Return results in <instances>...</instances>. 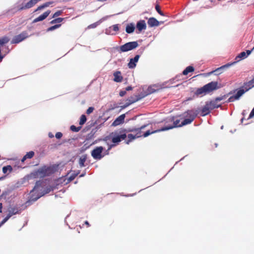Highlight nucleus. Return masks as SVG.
Masks as SVG:
<instances>
[{"instance_id":"nucleus-2","label":"nucleus","mask_w":254,"mask_h":254,"mask_svg":"<svg viewBox=\"0 0 254 254\" xmlns=\"http://www.w3.org/2000/svg\"><path fill=\"white\" fill-rule=\"evenodd\" d=\"M254 86L253 80L247 83L242 88L239 89L235 94L229 99V101L233 102L236 100H238L246 91L253 88Z\"/></svg>"},{"instance_id":"nucleus-21","label":"nucleus","mask_w":254,"mask_h":254,"mask_svg":"<svg viewBox=\"0 0 254 254\" xmlns=\"http://www.w3.org/2000/svg\"><path fill=\"white\" fill-rule=\"evenodd\" d=\"M86 156L83 155L81 156L79 159V164L81 167H83L84 166V162L86 160Z\"/></svg>"},{"instance_id":"nucleus-37","label":"nucleus","mask_w":254,"mask_h":254,"mask_svg":"<svg viewBox=\"0 0 254 254\" xmlns=\"http://www.w3.org/2000/svg\"><path fill=\"white\" fill-rule=\"evenodd\" d=\"M51 4V2H48L43 4L45 7H48Z\"/></svg>"},{"instance_id":"nucleus-26","label":"nucleus","mask_w":254,"mask_h":254,"mask_svg":"<svg viewBox=\"0 0 254 254\" xmlns=\"http://www.w3.org/2000/svg\"><path fill=\"white\" fill-rule=\"evenodd\" d=\"M12 170V168L10 166H7L3 167L2 168V171L3 173H6L8 171H11Z\"/></svg>"},{"instance_id":"nucleus-42","label":"nucleus","mask_w":254,"mask_h":254,"mask_svg":"<svg viewBox=\"0 0 254 254\" xmlns=\"http://www.w3.org/2000/svg\"><path fill=\"white\" fill-rule=\"evenodd\" d=\"M131 89V88L130 87H128L127 88V90H129Z\"/></svg>"},{"instance_id":"nucleus-12","label":"nucleus","mask_w":254,"mask_h":254,"mask_svg":"<svg viewBox=\"0 0 254 254\" xmlns=\"http://www.w3.org/2000/svg\"><path fill=\"white\" fill-rule=\"evenodd\" d=\"M50 12L51 11L50 10H48V11L45 12L43 14L41 15L38 17L35 18L33 20V22H38V21H40L43 20L44 19H45L47 17V16L50 13Z\"/></svg>"},{"instance_id":"nucleus-44","label":"nucleus","mask_w":254,"mask_h":254,"mask_svg":"<svg viewBox=\"0 0 254 254\" xmlns=\"http://www.w3.org/2000/svg\"><path fill=\"white\" fill-rule=\"evenodd\" d=\"M85 223H86V224H88L87 221L85 222Z\"/></svg>"},{"instance_id":"nucleus-17","label":"nucleus","mask_w":254,"mask_h":254,"mask_svg":"<svg viewBox=\"0 0 254 254\" xmlns=\"http://www.w3.org/2000/svg\"><path fill=\"white\" fill-rule=\"evenodd\" d=\"M248 114V112H247L246 111H244L243 113V118L241 119V122L242 123H243L244 121L246 119V115ZM254 115V108L253 109V110H252L250 114L249 115V116L248 117V118H247V120H250L253 117Z\"/></svg>"},{"instance_id":"nucleus-36","label":"nucleus","mask_w":254,"mask_h":254,"mask_svg":"<svg viewBox=\"0 0 254 254\" xmlns=\"http://www.w3.org/2000/svg\"><path fill=\"white\" fill-rule=\"evenodd\" d=\"M126 93V91H121L120 92V95L122 97V96H124Z\"/></svg>"},{"instance_id":"nucleus-34","label":"nucleus","mask_w":254,"mask_h":254,"mask_svg":"<svg viewBox=\"0 0 254 254\" xmlns=\"http://www.w3.org/2000/svg\"><path fill=\"white\" fill-rule=\"evenodd\" d=\"M156 9L160 14H161V15H163V13L160 10L159 6L158 5L156 6Z\"/></svg>"},{"instance_id":"nucleus-33","label":"nucleus","mask_w":254,"mask_h":254,"mask_svg":"<svg viewBox=\"0 0 254 254\" xmlns=\"http://www.w3.org/2000/svg\"><path fill=\"white\" fill-rule=\"evenodd\" d=\"M44 8H45V7L44 4L40 5L35 10V12H36L39 10L42 9Z\"/></svg>"},{"instance_id":"nucleus-25","label":"nucleus","mask_w":254,"mask_h":254,"mask_svg":"<svg viewBox=\"0 0 254 254\" xmlns=\"http://www.w3.org/2000/svg\"><path fill=\"white\" fill-rule=\"evenodd\" d=\"M86 121V118L85 115H83L81 116L79 121V124L80 125H83Z\"/></svg>"},{"instance_id":"nucleus-28","label":"nucleus","mask_w":254,"mask_h":254,"mask_svg":"<svg viewBox=\"0 0 254 254\" xmlns=\"http://www.w3.org/2000/svg\"><path fill=\"white\" fill-rule=\"evenodd\" d=\"M10 215L7 216L6 218H5L0 223V227L4 224L10 217Z\"/></svg>"},{"instance_id":"nucleus-20","label":"nucleus","mask_w":254,"mask_h":254,"mask_svg":"<svg viewBox=\"0 0 254 254\" xmlns=\"http://www.w3.org/2000/svg\"><path fill=\"white\" fill-rule=\"evenodd\" d=\"M135 29V26L134 24L133 23H129L128 24L126 28V31L127 33H131L133 32Z\"/></svg>"},{"instance_id":"nucleus-32","label":"nucleus","mask_w":254,"mask_h":254,"mask_svg":"<svg viewBox=\"0 0 254 254\" xmlns=\"http://www.w3.org/2000/svg\"><path fill=\"white\" fill-rule=\"evenodd\" d=\"M62 13V11H57L56 12H55L54 15H53V17H56L59 15H60Z\"/></svg>"},{"instance_id":"nucleus-27","label":"nucleus","mask_w":254,"mask_h":254,"mask_svg":"<svg viewBox=\"0 0 254 254\" xmlns=\"http://www.w3.org/2000/svg\"><path fill=\"white\" fill-rule=\"evenodd\" d=\"M63 20V18H58L57 19H55L53 20H52L51 23L52 24H54L56 23H60Z\"/></svg>"},{"instance_id":"nucleus-30","label":"nucleus","mask_w":254,"mask_h":254,"mask_svg":"<svg viewBox=\"0 0 254 254\" xmlns=\"http://www.w3.org/2000/svg\"><path fill=\"white\" fill-rule=\"evenodd\" d=\"M70 129L72 131H75V132L79 131L80 129L79 128H77L74 126H71L70 127Z\"/></svg>"},{"instance_id":"nucleus-35","label":"nucleus","mask_w":254,"mask_h":254,"mask_svg":"<svg viewBox=\"0 0 254 254\" xmlns=\"http://www.w3.org/2000/svg\"><path fill=\"white\" fill-rule=\"evenodd\" d=\"M56 137L57 138H60L62 136V133L61 132H57L56 134Z\"/></svg>"},{"instance_id":"nucleus-8","label":"nucleus","mask_w":254,"mask_h":254,"mask_svg":"<svg viewBox=\"0 0 254 254\" xmlns=\"http://www.w3.org/2000/svg\"><path fill=\"white\" fill-rule=\"evenodd\" d=\"M119 30V25L118 24H115L112 26L109 27L108 29L106 30L105 33L108 35H115L116 32Z\"/></svg>"},{"instance_id":"nucleus-43","label":"nucleus","mask_w":254,"mask_h":254,"mask_svg":"<svg viewBox=\"0 0 254 254\" xmlns=\"http://www.w3.org/2000/svg\"><path fill=\"white\" fill-rule=\"evenodd\" d=\"M191 113V111H190V112H189V114H190Z\"/></svg>"},{"instance_id":"nucleus-6","label":"nucleus","mask_w":254,"mask_h":254,"mask_svg":"<svg viewBox=\"0 0 254 254\" xmlns=\"http://www.w3.org/2000/svg\"><path fill=\"white\" fill-rule=\"evenodd\" d=\"M138 46L137 42H128L121 46L120 50L123 52H127L136 48Z\"/></svg>"},{"instance_id":"nucleus-39","label":"nucleus","mask_w":254,"mask_h":254,"mask_svg":"<svg viewBox=\"0 0 254 254\" xmlns=\"http://www.w3.org/2000/svg\"><path fill=\"white\" fill-rule=\"evenodd\" d=\"M49 137H51V138H52V137H54L53 134L52 133H49Z\"/></svg>"},{"instance_id":"nucleus-40","label":"nucleus","mask_w":254,"mask_h":254,"mask_svg":"<svg viewBox=\"0 0 254 254\" xmlns=\"http://www.w3.org/2000/svg\"><path fill=\"white\" fill-rule=\"evenodd\" d=\"M1 209H2V204L0 203V212H1Z\"/></svg>"},{"instance_id":"nucleus-18","label":"nucleus","mask_w":254,"mask_h":254,"mask_svg":"<svg viewBox=\"0 0 254 254\" xmlns=\"http://www.w3.org/2000/svg\"><path fill=\"white\" fill-rule=\"evenodd\" d=\"M148 24L150 26L153 27L158 26L160 22L154 18H150L148 21Z\"/></svg>"},{"instance_id":"nucleus-14","label":"nucleus","mask_w":254,"mask_h":254,"mask_svg":"<svg viewBox=\"0 0 254 254\" xmlns=\"http://www.w3.org/2000/svg\"><path fill=\"white\" fill-rule=\"evenodd\" d=\"M135 131L137 132L135 135H133L132 134H129L128 135V138L129 139V140L127 142V144H128L129 142L131 141L132 140H133L136 138L139 137L141 136L140 133V129H136Z\"/></svg>"},{"instance_id":"nucleus-19","label":"nucleus","mask_w":254,"mask_h":254,"mask_svg":"<svg viewBox=\"0 0 254 254\" xmlns=\"http://www.w3.org/2000/svg\"><path fill=\"white\" fill-rule=\"evenodd\" d=\"M114 80L115 82H121L123 80V77L121 76V72L119 71H116L114 73Z\"/></svg>"},{"instance_id":"nucleus-16","label":"nucleus","mask_w":254,"mask_h":254,"mask_svg":"<svg viewBox=\"0 0 254 254\" xmlns=\"http://www.w3.org/2000/svg\"><path fill=\"white\" fill-rule=\"evenodd\" d=\"M41 0H30L29 2H28L24 7L21 8V9L23 8H29L33 6L36 3H37L38 1H41Z\"/></svg>"},{"instance_id":"nucleus-9","label":"nucleus","mask_w":254,"mask_h":254,"mask_svg":"<svg viewBox=\"0 0 254 254\" xmlns=\"http://www.w3.org/2000/svg\"><path fill=\"white\" fill-rule=\"evenodd\" d=\"M218 106L215 104V101H211L207 103L205 107L203 108V111L205 109H207V111L204 113V115H207L209 113L210 110L217 108Z\"/></svg>"},{"instance_id":"nucleus-15","label":"nucleus","mask_w":254,"mask_h":254,"mask_svg":"<svg viewBox=\"0 0 254 254\" xmlns=\"http://www.w3.org/2000/svg\"><path fill=\"white\" fill-rule=\"evenodd\" d=\"M136 27L139 32L142 30H145L146 28V25L145 21L140 20L138 21L136 25Z\"/></svg>"},{"instance_id":"nucleus-22","label":"nucleus","mask_w":254,"mask_h":254,"mask_svg":"<svg viewBox=\"0 0 254 254\" xmlns=\"http://www.w3.org/2000/svg\"><path fill=\"white\" fill-rule=\"evenodd\" d=\"M34 152L30 151L28 153H27L22 159L21 161L22 162H24L26 159L27 158H32L34 155Z\"/></svg>"},{"instance_id":"nucleus-11","label":"nucleus","mask_w":254,"mask_h":254,"mask_svg":"<svg viewBox=\"0 0 254 254\" xmlns=\"http://www.w3.org/2000/svg\"><path fill=\"white\" fill-rule=\"evenodd\" d=\"M125 118V114L121 115L115 120V121L112 123V125L114 127H116L121 125L124 122Z\"/></svg>"},{"instance_id":"nucleus-5","label":"nucleus","mask_w":254,"mask_h":254,"mask_svg":"<svg viewBox=\"0 0 254 254\" xmlns=\"http://www.w3.org/2000/svg\"><path fill=\"white\" fill-rule=\"evenodd\" d=\"M126 137V134L119 135L117 132H112L106 138V141H107L109 139H112V142L116 144L119 143L121 140L125 139Z\"/></svg>"},{"instance_id":"nucleus-29","label":"nucleus","mask_w":254,"mask_h":254,"mask_svg":"<svg viewBox=\"0 0 254 254\" xmlns=\"http://www.w3.org/2000/svg\"><path fill=\"white\" fill-rule=\"evenodd\" d=\"M60 26H61V25H56L52 26V27L49 28L48 29L47 31H50L54 30L59 28Z\"/></svg>"},{"instance_id":"nucleus-4","label":"nucleus","mask_w":254,"mask_h":254,"mask_svg":"<svg viewBox=\"0 0 254 254\" xmlns=\"http://www.w3.org/2000/svg\"><path fill=\"white\" fill-rule=\"evenodd\" d=\"M254 48H253L252 50H246V51H244L240 54H239L235 58V61L230 64H228L227 65H224L223 66L221 67L220 68H218L216 70H221L225 67H228L230 65H234L236 64V63H238L240 62H241L242 60H244L247 58L249 56H250L253 52V49Z\"/></svg>"},{"instance_id":"nucleus-10","label":"nucleus","mask_w":254,"mask_h":254,"mask_svg":"<svg viewBox=\"0 0 254 254\" xmlns=\"http://www.w3.org/2000/svg\"><path fill=\"white\" fill-rule=\"evenodd\" d=\"M27 37V35L26 33H22L17 36H15L12 40V43H18L24 39H25Z\"/></svg>"},{"instance_id":"nucleus-23","label":"nucleus","mask_w":254,"mask_h":254,"mask_svg":"<svg viewBox=\"0 0 254 254\" xmlns=\"http://www.w3.org/2000/svg\"><path fill=\"white\" fill-rule=\"evenodd\" d=\"M194 70V68L192 66H189L187 67L183 71V74L187 75L189 72H192Z\"/></svg>"},{"instance_id":"nucleus-3","label":"nucleus","mask_w":254,"mask_h":254,"mask_svg":"<svg viewBox=\"0 0 254 254\" xmlns=\"http://www.w3.org/2000/svg\"><path fill=\"white\" fill-rule=\"evenodd\" d=\"M193 119H194V116H193L192 117H191L190 119H186V120H184V122H182L181 124L179 123V121L178 120H175L174 121V124L173 126L169 127H168L163 128H162L160 130H155V131H152V132H150L149 131H147V132H146L144 134V137H146V136H148L149 135L151 134V133H154V132H156L160 131H164V130H168V129H171V128H172L173 127H181V126H182L183 125H186L189 124L192 121Z\"/></svg>"},{"instance_id":"nucleus-38","label":"nucleus","mask_w":254,"mask_h":254,"mask_svg":"<svg viewBox=\"0 0 254 254\" xmlns=\"http://www.w3.org/2000/svg\"><path fill=\"white\" fill-rule=\"evenodd\" d=\"M207 111V109H205L204 110V112L203 111V109L202 110V114H203V116H205V115H204V113L206 112Z\"/></svg>"},{"instance_id":"nucleus-41","label":"nucleus","mask_w":254,"mask_h":254,"mask_svg":"<svg viewBox=\"0 0 254 254\" xmlns=\"http://www.w3.org/2000/svg\"><path fill=\"white\" fill-rule=\"evenodd\" d=\"M36 191V190L35 189H34L33 190H32L31 192V193H32V194Z\"/></svg>"},{"instance_id":"nucleus-1","label":"nucleus","mask_w":254,"mask_h":254,"mask_svg":"<svg viewBox=\"0 0 254 254\" xmlns=\"http://www.w3.org/2000/svg\"><path fill=\"white\" fill-rule=\"evenodd\" d=\"M219 87L220 86L217 82H211L198 89L196 91V94L197 95H205Z\"/></svg>"},{"instance_id":"nucleus-31","label":"nucleus","mask_w":254,"mask_h":254,"mask_svg":"<svg viewBox=\"0 0 254 254\" xmlns=\"http://www.w3.org/2000/svg\"><path fill=\"white\" fill-rule=\"evenodd\" d=\"M94 110V108L93 107H89L86 111V113L87 114H91L92 112H93Z\"/></svg>"},{"instance_id":"nucleus-13","label":"nucleus","mask_w":254,"mask_h":254,"mask_svg":"<svg viewBox=\"0 0 254 254\" xmlns=\"http://www.w3.org/2000/svg\"><path fill=\"white\" fill-rule=\"evenodd\" d=\"M139 58L138 55H136L133 59H131L130 60L128 64V66L129 68H134L136 66V63L138 62Z\"/></svg>"},{"instance_id":"nucleus-24","label":"nucleus","mask_w":254,"mask_h":254,"mask_svg":"<svg viewBox=\"0 0 254 254\" xmlns=\"http://www.w3.org/2000/svg\"><path fill=\"white\" fill-rule=\"evenodd\" d=\"M8 41L9 39L6 37H4L0 39V45H2L5 43H6L8 42Z\"/></svg>"},{"instance_id":"nucleus-7","label":"nucleus","mask_w":254,"mask_h":254,"mask_svg":"<svg viewBox=\"0 0 254 254\" xmlns=\"http://www.w3.org/2000/svg\"><path fill=\"white\" fill-rule=\"evenodd\" d=\"M103 149L101 146L96 148L92 151V156L95 159H100L103 157L102 155Z\"/></svg>"}]
</instances>
